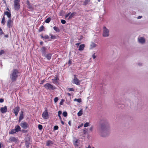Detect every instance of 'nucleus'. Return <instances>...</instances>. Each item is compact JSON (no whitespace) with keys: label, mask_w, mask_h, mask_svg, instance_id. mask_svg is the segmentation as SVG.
Returning <instances> with one entry per match:
<instances>
[{"label":"nucleus","mask_w":148,"mask_h":148,"mask_svg":"<svg viewBox=\"0 0 148 148\" xmlns=\"http://www.w3.org/2000/svg\"><path fill=\"white\" fill-rule=\"evenodd\" d=\"M109 128V125L107 121L102 122L97 128V132L101 136L106 137L108 134Z\"/></svg>","instance_id":"f257e3e1"},{"label":"nucleus","mask_w":148,"mask_h":148,"mask_svg":"<svg viewBox=\"0 0 148 148\" xmlns=\"http://www.w3.org/2000/svg\"><path fill=\"white\" fill-rule=\"evenodd\" d=\"M18 74L19 71L17 69H15L12 70L10 75V78L12 82L16 81L18 76Z\"/></svg>","instance_id":"f03ea898"},{"label":"nucleus","mask_w":148,"mask_h":148,"mask_svg":"<svg viewBox=\"0 0 148 148\" xmlns=\"http://www.w3.org/2000/svg\"><path fill=\"white\" fill-rule=\"evenodd\" d=\"M4 15H3L1 21V24L3 25H4L5 23V15H6L8 19L11 18V13L8 11H5L4 12Z\"/></svg>","instance_id":"7ed1b4c3"},{"label":"nucleus","mask_w":148,"mask_h":148,"mask_svg":"<svg viewBox=\"0 0 148 148\" xmlns=\"http://www.w3.org/2000/svg\"><path fill=\"white\" fill-rule=\"evenodd\" d=\"M44 87L47 90H54L56 89V88L49 83H47L44 85Z\"/></svg>","instance_id":"20e7f679"},{"label":"nucleus","mask_w":148,"mask_h":148,"mask_svg":"<svg viewBox=\"0 0 148 148\" xmlns=\"http://www.w3.org/2000/svg\"><path fill=\"white\" fill-rule=\"evenodd\" d=\"M20 0H14V7L15 10H18L20 8Z\"/></svg>","instance_id":"39448f33"},{"label":"nucleus","mask_w":148,"mask_h":148,"mask_svg":"<svg viewBox=\"0 0 148 148\" xmlns=\"http://www.w3.org/2000/svg\"><path fill=\"white\" fill-rule=\"evenodd\" d=\"M109 30L106 27H103V36L104 37H108L109 35Z\"/></svg>","instance_id":"423d86ee"},{"label":"nucleus","mask_w":148,"mask_h":148,"mask_svg":"<svg viewBox=\"0 0 148 148\" xmlns=\"http://www.w3.org/2000/svg\"><path fill=\"white\" fill-rule=\"evenodd\" d=\"M42 118L45 119H47L49 118V116L47 109H45V111L42 114Z\"/></svg>","instance_id":"0eeeda50"},{"label":"nucleus","mask_w":148,"mask_h":148,"mask_svg":"<svg viewBox=\"0 0 148 148\" xmlns=\"http://www.w3.org/2000/svg\"><path fill=\"white\" fill-rule=\"evenodd\" d=\"M20 126L23 129H26L29 127L28 123L24 121H22L20 124Z\"/></svg>","instance_id":"6e6552de"},{"label":"nucleus","mask_w":148,"mask_h":148,"mask_svg":"<svg viewBox=\"0 0 148 148\" xmlns=\"http://www.w3.org/2000/svg\"><path fill=\"white\" fill-rule=\"evenodd\" d=\"M73 83L78 85L80 84V81L76 77V75H74V77L73 79Z\"/></svg>","instance_id":"1a4fd4ad"},{"label":"nucleus","mask_w":148,"mask_h":148,"mask_svg":"<svg viewBox=\"0 0 148 148\" xmlns=\"http://www.w3.org/2000/svg\"><path fill=\"white\" fill-rule=\"evenodd\" d=\"M20 110V108L18 106H16L14 107L13 109L14 111V113L16 116H17L18 115L19 112Z\"/></svg>","instance_id":"9d476101"},{"label":"nucleus","mask_w":148,"mask_h":148,"mask_svg":"<svg viewBox=\"0 0 148 148\" xmlns=\"http://www.w3.org/2000/svg\"><path fill=\"white\" fill-rule=\"evenodd\" d=\"M13 21H12L11 18L8 19L7 21V26L8 28H10L12 27Z\"/></svg>","instance_id":"9b49d317"},{"label":"nucleus","mask_w":148,"mask_h":148,"mask_svg":"<svg viewBox=\"0 0 148 148\" xmlns=\"http://www.w3.org/2000/svg\"><path fill=\"white\" fill-rule=\"evenodd\" d=\"M0 110L1 113L3 114L5 113L7 111V107L6 106L2 107L0 108Z\"/></svg>","instance_id":"f8f14e48"},{"label":"nucleus","mask_w":148,"mask_h":148,"mask_svg":"<svg viewBox=\"0 0 148 148\" xmlns=\"http://www.w3.org/2000/svg\"><path fill=\"white\" fill-rule=\"evenodd\" d=\"M52 82L54 84H59V82H58L59 79L58 78L56 77H55L54 79H52Z\"/></svg>","instance_id":"ddd939ff"},{"label":"nucleus","mask_w":148,"mask_h":148,"mask_svg":"<svg viewBox=\"0 0 148 148\" xmlns=\"http://www.w3.org/2000/svg\"><path fill=\"white\" fill-rule=\"evenodd\" d=\"M138 42L141 44H143L145 42V40L143 37H139L138 38Z\"/></svg>","instance_id":"4468645a"},{"label":"nucleus","mask_w":148,"mask_h":148,"mask_svg":"<svg viewBox=\"0 0 148 148\" xmlns=\"http://www.w3.org/2000/svg\"><path fill=\"white\" fill-rule=\"evenodd\" d=\"M52 54L50 53H48L47 54H45V55H44V56L48 60H50Z\"/></svg>","instance_id":"2eb2a0df"},{"label":"nucleus","mask_w":148,"mask_h":148,"mask_svg":"<svg viewBox=\"0 0 148 148\" xmlns=\"http://www.w3.org/2000/svg\"><path fill=\"white\" fill-rule=\"evenodd\" d=\"M23 113V111H21L20 114V116L19 118V122H20L24 118Z\"/></svg>","instance_id":"dca6fc26"},{"label":"nucleus","mask_w":148,"mask_h":148,"mask_svg":"<svg viewBox=\"0 0 148 148\" xmlns=\"http://www.w3.org/2000/svg\"><path fill=\"white\" fill-rule=\"evenodd\" d=\"M46 48L45 47H43L41 48L40 51L42 56L45 55L46 54Z\"/></svg>","instance_id":"f3484780"},{"label":"nucleus","mask_w":148,"mask_h":148,"mask_svg":"<svg viewBox=\"0 0 148 148\" xmlns=\"http://www.w3.org/2000/svg\"><path fill=\"white\" fill-rule=\"evenodd\" d=\"M9 140L12 142L15 143L18 141V140L14 137H11L9 139Z\"/></svg>","instance_id":"a211bd4d"},{"label":"nucleus","mask_w":148,"mask_h":148,"mask_svg":"<svg viewBox=\"0 0 148 148\" xmlns=\"http://www.w3.org/2000/svg\"><path fill=\"white\" fill-rule=\"evenodd\" d=\"M14 129L17 132L21 131V128L20 126L18 125H16Z\"/></svg>","instance_id":"6ab92c4d"},{"label":"nucleus","mask_w":148,"mask_h":148,"mask_svg":"<svg viewBox=\"0 0 148 148\" xmlns=\"http://www.w3.org/2000/svg\"><path fill=\"white\" fill-rule=\"evenodd\" d=\"M85 45L84 44H83L82 45H81L79 46V47L78 50L79 51H82L84 50V48L85 47Z\"/></svg>","instance_id":"aec40b11"},{"label":"nucleus","mask_w":148,"mask_h":148,"mask_svg":"<svg viewBox=\"0 0 148 148\" xmlns=\"http://www.w3.org/2000/svg\"><path fill=\"white\" fill-rule=\"evenodd\" d=\"M79 140L77 139L76 140L73 142V144L74 145V146L75 148L77 147L78 145L79 144Z\"/></svg>","instance_id":"412c9836"},{"label":"nucleus","mask_w":148,"mask_h":148,"mask_svg":"<svg viewBox=\"0 0 148 148\" xmlns=\"http://www.w3.org/2000/svg\"><path fill=\"white\" fill-rule=\"evenodd\" d=\"M97 46L96 44L93 42H92L90 45V49H92L95 47Z\"/></svg>","instance_id":"4be33fe9"},{"label":"nucleus","mask_w":148,"mask_h":148,"mask_svg":"<svg viewBox=\"0 0 148 148\" xmlns=\"http://www.w3.org/2000/svg\"><path fill=\"white\" fill-rule=\"evenodd\" d=\"M53 144L52 141L50 140H49L47 142V145L48 146H51Z\"/></svg>","instance_id":"5701e85b"},{"label":"nucleus","mask_w":148,"mask_h":148,"mask_svg":"<svg viewBox=\"0 0 148 148\" xmlns=\"http://www.w3.org/2000/svg\"><path fill=\"white\" fill-rule=\"evenodd\" d=\"M90 1V0H85L83 3V5H86L88 4Z\"/></svg>","instance_id":"b1692460"},{"label":"nucleus","mask_w":148,"mask_h":148,"mask_svg":"<svg viewBox=\"0 0 148 148\" xmlns=\"http://www.w3.org/2000/svg\"><path fill=\"white\" fill-rule=\"evenodd\" d=\"M17 132L15 129H13L11 130V131L9 132V134H14Z\"/></svg>","instance_id":"393cba45"},{"label":"nucleus","mask_w":148,"mask_h":148,"mask_svg":"<svg viewBox=\"0 0 148 148\" xmlns=\"http://www.w3.org/2000/svg\"><path fill=\"white\" fill-rule=\"evenodd\" d=\"M83 114V110L82 109H81L78 112L77 115L78 116H81Z\"/></svg>","instance_id":"a878e982"},{"label":"nucleus","mask_w":148,"mask_h":148,"mask_svg":"<svg viewBox=\"0 0 148 148\" xmlns=\"http://www.w3.org/2000/svg\"><path fill=\"white\" fill-rule=\"evenodd\" d=\"M75 12H73L72 13L71 15H70V16H69L68 19H69L70 18H71L72 17H73L74 15L75 14Z\"/></svg>","instance_id":"bb28decb"},{"label":"nucleus","mask_w":148,"mask_h":148,"mask_svg":"<svg viewBox=\"0 0 148 148\" xmlns=\"http://www.w3.org/2000/svg\"><path fill=\"white\" fill-rule=\"evenodd\" d=\"M53 28L54 29L56 32H59L60 31V30L59 28L56 26L54 27Z\"/></svg>","instance_id":"cd10ccee"},{"label":"nucleus","mask_w":148,"mask_h":148,"mask_svg":"<svg viewBox=\"0 0 148 148\" xmlns=\"http://www.w3.org/2000/svg\"><path fill=\"white\" fill-rule=\"evenodd\" d=\"M51 20V18L50 17H49L47 18L45 20V22L46 23H49Z\"/></svg>","instance_id":"c85d7f7f"},{"label":"nucleus","mask_w":148,"mask_h":148,"mask_svg":"<svg viewBox=\"0 0 148 148\" xmlns=\"http://www.w3.org/2000/svg\"><path fill=\"white\" fill-rule=\"evenodd\" d=\"M74 101H76L78 102V103H80L82 102V100L81 99H75L74 100Z\"/></svg>","instance_id":"c756f323"},{"label":"nucleus","mask_w":148,"mask_h":148,"mask_svg":"<svg viewBox=\"0 0 148 148\" xmlns=\"http://www.w3.org/2000/svg\"><path fill=\"white\" fill-rule=\"evenodd\" d=\"M62 112L61 111H59L58 112V116L60 120H61L62 119L60 116L61 114H62Z\"/></svg>","instance_id":"7c9ffc66"},{"label":"nucleus","mask_w":148,"mask_h":148,"mask_svg":"<svg viewBox=\"0 0 148 148\" xmlns=\"http://www.w3.org/2000/svg\"><path fill=\"white\" fill-rule=\"evenodd\" d=\"M44 28V27L42 25V26H41L40 27V28L38 30L39 32H41L43 30Z\"/></svg>","instance_id":"2f4dec72"},{"label":"nucleus","mask_w":148,"mask_h":148,"mask_svg":"<svg viewBox=\"0 0 148 148\" xmlns=\"http://www.w3.org/2000/svg\"><path fill=\"white\" fill-rule=\"evenodd\" d=\"M25 142H29L30 141V138L28 136H26L25 138Z\"/></svg>","instance_id":"473e14b6"},{"label":"nucleus","mask_w":148,"mask_h":148,"mask_svg":"<svg viewBox=\"0 0 148 148\" xmlns=\"http://www.w3.org/2000/svg\"><path fill=\"white\" fill-rule=\"evenodd\" d=\"M29 142H25V145L27 148H28L29 147Z\"/></svg>","instance_id":"72a5a7b5"},{"label":"nucleus","mask_w":148,"mask_h":148,"mask_svg":"<svg viewBox=\"0 0 148 148\" xmlns=\"http://www.w3.org/2000/svg\"><path fill=\"white\" fill-rule=\"evenodd\" d=\"M50 36H51V38L52 39H55L56 38V36L53 35L52 34H50Z\"/></svg>","instance_id":"f704fd0d"},{"label":"nucleus","mask_w":148,"mask_h":148,"mask_svg":"<svg viewBox=\"0 0 148 148\" xmlns=\"http://www.w3.org/2000/svg\"><path fill=\"white\" fill-rule=\"evenodd\" d=\"M38 127L40 130H41L42 129V125L39 124L38 125Z\"/></svg>","instance_id":"c9c22d12"},{"label":"nucleus","mask_w":148,"mask_h":148,"mask_svg":"<svg viewBox=\"0 0 148 148\" xmlns=\"http://www.w3.org/2000/svg\"><path fill=\"white\" fill-rule=\"evenodd\" d=\"M63 115L64 117H66L67 115V113L66 112H64L63 113Z\"/></svg>","instance_id":"e433bc0d"},{"label":"nucleus","mask_w":148,"mask_h":148,"mask_svg":"<svg viewBox=\"0 0 148 148\" xmlns=\"http://www.w3.org/2000/svg\"><path fill=\"white\" fill-rule=\"evenodd\" d=\"M5 53V51L3 50H0V56L2 54H4Z\"/></svg>","instance_id":"4c0bfd02"},{"label":"nucleus","mask_w":148,"mask_h":148,"mask_svg":"<svg viewBox=\"0 0 148 148\" xmlns=\"http://www.w3.org/2000/svg\"><path fill=\"white\" fill-rule=\"evenodd\" d=\"M58 127L57 125L55 126L54 127L53 130H58Z\"/></svg>","instance_id":"58836bf2"},{"label":"nucleus","mask_w":148,"mask_h":148,"mask_svg":"<svg viewBox=\"0 0 148 148\" xmlns=\"http://www.w3.org/2000/svg\"><path fill=\"white\" fill-rule=\"evenodd\" d=\"M89 125V123L88 122H86V123H85L84 125V127H86L88 126Z\"/></svg>","instance_id":"ea45409f"},{"label":"nucleus","mask_w":148,"mask_h":148,"mask_svg":"<svg viewBox=\"0 0 148 148\" xmlns=\"http://www.w3.org/2000/svg\"><path fill=\"white\" fill-rule=\"evenodd\" d=\"M58 100V97H55L54 99V101L55 103L57 102Z\"/></svg>","instance_id":"a19ab883"},{"label":"nucleus","mask_w":148,"mask_h":148,"mask_svg":"<svg viewBox=\"0 0 148 148\" xmlns=\"http://www.w3.org/2000/svg\"><path fill=\"white\" fill-rule=\"evenodd\" d=\"M0 35H1L2 34H4V33L3 32V31H2V29H1V28H0Z\"/></svg>","instance_id":"79ce46f5"},{"label":"nucleus","mask_w":148,"mask_h":148,"mask_svg":"<svg viewBox=\"0 0 148 148\" xmlns=\"http://www.w3.org/2000/svg\"><path fill=\"white\" fill-rule=\"evenodd\" d=\"M44 38L46 39H48L49 38V36L47 35H45L44 36Z\"/></svg>","instance_id":"37998d69"},{"label":"nucleus","mask_w":148,"mask_h":148,"mask_svg":"<svg viewBox=\"0 0 148 148\" xmlns=\"http://www.w3.org/2000/svg\"><path fill=\"white\" fill-rule=\"evenodd\" d=\"M68 90H69V91H74V89L73 88H68L67 89Z\"/></svg>","instance_id":"c03bdc74"},{"label":"nucleus","mask_w":148,"mask_h":148,"mask_svg":"<svg viewBox=\"0 0 148 148\" xmlns=\"http://www.w3.org/2000/svg\"><path fill=\"white\" fill-rule=\"evenodd\" d=\"M61 23L63 24H65L66 23V21L64 20H61Z\"/></svg>","instance_id":"a18cd8bd"},{"label":"nucleus","mask_w":148,"mask_h":148,"mask_svg":"<svg viewBox=\"0 0 148 148\" xmlns=\"http://www.w3.org/2000/svg\"><path fill=\"white\" fill-rule=\"evenodd\" d=\"M95 53L93 55H92V57L93 59H95L96 58V56L95 55Z\"/></svg>","instance_id":"49530a36"},{"label":"nucleus","mask_w":148,"mask_h":148,"mask_svg":"<svg viewBox=\"0 0 148 148\" xmlns=\"http://www.w3.org/2000/svg\"><path fill=\"white\" fill-rule=\"evenodd\" d=\"M28 7L29 9L30 10H32L33 9V8L32 7V5H28Z\"/></svg>","instance_id":"de8ad7c7"},{"label":"nucleus","mask_w":148,"mask_h":148,"mask_svg":"<svg viewBox=\"0 0 148 148\" xmlns=\"http://www.w3.org/2000/svg\"><path fill=\"white\" fill-rule=\"evenodd\" d=\"M71 13L69 12L65 15V18H67L68 16H70Z\"/></svg>","instance_id":"09e8293b"},{"label":"nucleus","mask_w":148,"mask_h":148,"mask_svg":"<svg viewBox=\"0 0 148 148\" xmlns=\"http://www.w3.org/2000/svg\"><path fill=\"white\" fill-rule=\"evenodd\" d=\"M4 101V99L2 98H1L0 99V103H3Z\"/></svg>","instance_id":"8fccbe9b"},{"label":"nucleus","mask_w":148,"mask_h":148,"mask_svg":"<svg viewBox=\"0 0 148 148\" xmlns=\"http://www.w3.org/2000/svg\"><path fill=\"white\" fill-rule=\"evenodd\" d=\"M83 123H82L80 125H79V126H78V128H79L81 127H82V126H83Z\"/></svg>","instance_id":"3c124183"},{"label":"nucleus","mask_w":148,"mask_h":148,"mask_svg":"<svg viewBox=\"0 0 148 148\" xmlns=\"http://www.w3.org/2000/svg\"><path fill=\"white\" fill-rule=\"evenodd\" d=\"M93 130V127H91L90 128H89V130L91 131H92V130Z\"/></svg>","instance_id":"603ef678"},{"label":"nucleus","mask_w":148,"mask_h":148,"mask_svg":"<svg viewBox=\"0 0 148 148\" xmlns=\"http://www.w3.org/2000/svg\"><path fill=\"white\" fill-rule=\"evenodd\" d=\"M27 5H30V2H29V1H27Z\"/></svg>","instance_id":"864d4df0"},{"label":"nucleus","mask_w":148,"mask_h":148,"mask_svg":"<svg viewBox=\"0 0 148 148\" xmlns=\"http://www.w3.org/2000/svg\"><path fill=\"white\" fill-rule=\"evenodd\" d=\"M60 121H61V123L62 124V125H64V122L62 120V119L61 120H60Z\"/></svg>","instance_id":"5fc2aeb1"},{"label":"nucleus","mask_w":148,"mask_h":148,"mask_svg":"<svg viewBox=\"0 0 148 148\" xmlns=\"http://www.w3.org/2000/svg\"><path fill=\"white\" fill-rule=\"evenodd\" d=\"M68 124L70 126L71 125V122L70 121H69L68 122Z\"/></svg>","instance_id":"6e6d98bb"},{"label":"nucleus","mask_w":148,"mask_h":148,"mask_svg":"<svg viewBox=\"0 0 148 148\" xmlns=\"http://www.w3.org/2000/svg\"><path fill=\"white\" fill-rule=\"evenodd\" d=\"M142 17V16H139L138 17H137V18L138 19H140Z\"/></svg>","instance_id":"4d7b16f0"},{"label":"nucleus","mask_w":148,"mask_h":148,"mask_svg":"<svg viewBox=\"0 0 148 148\" xmlns=\"http://www.w3.org/2000/svg\"><path fill=\"white\" fill-rule=\"evenodd\" d=\"M45 82V80H43L41 82V84H43Z\"/></svg>","instance_id":"13d9d810"},{"label":"nucleus","mask_w":148,"mask_h":148,"mask_svg":"<svg viewBox=\"0 0 148 148\" xmlns=\"http://www.w3.org/2000/svg\"><path fill=\"white\" fill-rule=\"evenodd\" d=\"M4 37H6V38H8V35L7 34V35H4Z\"/></svg>","instance_id":"bf43d9fd"},{"label":"nucleus","mask_w":148,"mask_h":148,"mask_svg":"<svg viewBox=\"0 0 148 148\" xmlns=\"http://www.w3.org/2000/svg\"><path fill=\"white\" fill-rule=\"evenodd\" d=\"M67 94L68 95V96H71V94L70 93H67Z\"/></svg>","instance_id":"052dcab7"},{"label":"nucleus","mask_w":148,"mask_h":148,"mask_svg":"<svg viewBox=\"0 0 148 148\" xmlns=\"http://www.w3.org/2000/svg\"><path fill=\"white\" fill-rule=\"evenodd\" d=\"M40 44L41 45H42V44H43V42H40Z\"/></svg>","instance_id":"680f3d73"},{"label":"nucleus","mask_w":148,"mask_h":148,"mask_svg":"<svg viewBox=\"0 0 148 148\" xmlns=\"http://www.w3.org/2000/svg\"><path fill=\"white\" fill-rule=\"evenodd\" d=\"M62 103H63L62 102V101H61V102H60V105H62Z\"/></svg>","instance_id":"e2e57ef3"},{"label":"nucleus","mask_w":148,"mask_h":148,"mask_svg":"<svg viewBox=\"0 0 148 148\" xmlns=\"http://www.w3.org/2000/svg\"><path fill=\"white\" fill-rule=\"evenodd\" d=\"M138 65H139L140 66H141L142 65V63H141V64L138 63Z\"/></svg>","instance_id":"0e129e2a"},{"label":"nucleus","mask_w":148,"mask_h":148,"mask_svg":"<svg viewBox=\"0 0 148 148\" xmlns=\"http://www.w3.org/2000/svg\"><path fill=\"white\" fill-rule=\"evenodd\" d=\"M86 148H91V147L90 146V145H88V147H86Z\"/></svg>","instance_id":"69168bd1"},{"label":"nucleus","mask_w":148,"mask_h":148,"mask_svg":"<svg viewBox=\"0 0 148 148\" xmlns=\"http://www.w3.org/2000/svg\"><path fill=\"white\" fill-rule=\"evenodd\" d=\"M79 43H77L76 44H75V45H76L78 46V45H79Z\"/></svg>","instance_id":"338daca9"},{"label":"nucleus","mask_w":148,"mask_h":148,"mask_svg":"<svg viewBox=\"0 0 148 148\" xmlns=\"http://www.w3.org/2000/svg\"><path fill=\"white\" fill-rule=\"evenodd\" d=\"M6 10H8V11H10V10H9V8H7V9H6Z\"/></svg>","instance_id":"774afa93"}]
</instances>
